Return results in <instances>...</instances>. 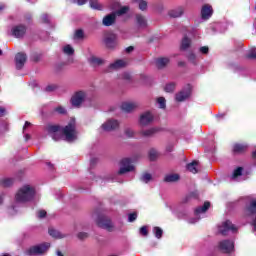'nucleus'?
I'll use <instances>...</instances> for the list:
<instances>
[{
  "instance_id": "obj_21",
  "label": "nucleus",
  "mask_w": 256,
  "mask_h": 256,
  "mask_svg": "<svg viewBox=\"0 0 256 256\" xmlns=\"http://www.w3.org/2000/svg\"><path fill=\"white\" fill-rule=\"evenodd\" d=\"M241 177H243V168L238 167L233 171L231 179H232V181H243V179H241Z\"/></svg>"
},
{
  "instance_id": "obj_8",
  "label": "nucleus",
  "mask_w": 256,
  "mask_h": 256,
  "mask_svg": "<svg viewBox=\"0 0 256 256\" xmlns=\"http://www.w3.org/2000/svg\"><path fill=\"white\" fill-rule=\"evenodd\" d=\"M209 207H211V203L205 202L202 207L196 208L195 209V217L196 218H190L188 220V223H191V224L197 223V221H199V219H201V215H204V213L207 212V209H209Z\"/></svg>"
},
{
  "instance_id": "obj_51",
  "label": "nucleus",
  "mask_w": 256,
  "mask_h": 256,
  "mask_svg": "<svg viewBox=\"0 0 256 256\" xmlns=\"http://www.w3.org/2000/svg\"><path fill=\"white\" fill-rule=\"evenodd\" d=\"M45 215H47V212L45 210H39L37 213V217L39 219H43V217H45Z\"/></svg>"
},
{
  "instance_id": "obj_40",
  "label": "nucleus",
  "mask_w": 256,
  "mask_h": 256,
  "mask_svg": "<svg viewBox=\"0 0 256 256\" xmlns=\"http://www.w3.org/2000/svg\"><path fill=\"white\" fill-rule=\"evenodd\" d=\"M157 103H158L160 109H165V107H166V100H165L164 97H159L157 99Z\"/></svg>"
},
{
  "instance_id": "obj_27",
  "label": "nucleus",
  "mask_w": 256,
  "mask_h": 256,
  "mask_svg": "<svg viewBox=\"0 0 256 256\" xmlns=\"http://www.w3.org/2000/svg\"><path fill=\"white\" fill-rule=\"evenodd\" d=\"M179 179V174H168L165 176L164 181L166 183H175L176 181H179Z\"/></svg>"
},
{
  "instance_id": "obj_62",
  "label": "nucleus",
  "mask_w": 256,
  "mask_h": 256,
  "mask_svg": "<svg viewBox=\"0 0 256 256\" xmlns=\"http://www.w3.org/2000/svg\"><path fill=\"white\" fill-rule=\"evenodd\" d=\"M3 203V196H0V205Z\"/></svg>"
},
{
  "instance_id": "obj_6",
  "label": "nucleus",
  "mask_w": 256,
  "mask_h": 256,
  "mask_svg": "<svg viewBox=\"0 0 256 256\" xmlns=\"http://www.w3.org/2000/svg\"><path fill=\"white\" fill-rule=\"evenodd\" d=\"M218 231L221 235H228V233H237V227L231 221L226 220L218 226Z\"/></svg>"
},
{
  "instance_id": "obj_54",
  "label": "nucleus",
  "mask_w": 256,
  "mask_h": 256,
  "mask_svg": "<svg viewBox=\"0 0 256 256\" xmlns=\"http://www.w3.org/2000/svg\"><path fill=\"white\" fill-rule=\"evenodd\" d=\"M75 37H76L77 39L83 38V30H77V31L75 32Z\"/></svg>"
},
{
  "instance_id": "obj_37",
  "label": "nucleus",
  "mask_w": 256,
  "mask_h": 256,
  "mask_svg": "<svg viewBox=\"0 0 256 256\" xmlns=\"http://www.w3.org/2000/svg\"><path fill=\"white\" fill-rule=\"evenodd\" d=\"M153 233L156 239H161V237H163V229H161L160 227H154Z\"/></svg>"
},
{
  "instance_id": "obj_32",
  "label": "nucleus",
  "mask_w": 256,
  "mask_h": 256,
  "mask_svg": "<svg viewBox=\"0 0 256 256\" xmlns=\"http://www.w3.org/2000/svg\"><path fill=\"white\" fill-rule=\"evenodd\" d=\"M136 23L138 27H147V20L142 15H136Z\"/></svg>"
},
{
  "instance_id": "obj_2",
  "label": "nucleus",
  "mask_w": 256,
  "mask_h": 256,
  "mask_svg": "<svg viewBox=\"0 0 256 256\" xmlns=\"http://www.w3.org/2000/svg\"><path fill=\"white\" fill-rule=\"evenodd\" d=\"M34 197H35V187L29 184H26L18 190L15 196V199L17 203H27L28 201H32Z\"/></svg>"
},
{
  "instance_id": "obj_28",
  "label": "nucleus",
  "mask_w": 256,
  "mask_h": 256,
  "mask_svg": "<svg viewBox=\"0 0 256 256\" xmlns=\"http://www.w3.org/2000/svg\"><path fill=\"white\" fill-rule=\"evenodd\" d=\"M48 233L51 237H54V239H63V237H65L63 233L53 228H50Z\"/></svg>"
},
{
  "instance_id": "obj_24",
  "label": "nucleus",
  "mask_w": 256,
  "mask_h": 256,
  "mask_svg": "<svg viewBox=\"0 0 256 256\" xmlns=\"http://www.w3.org/2000/svg\"><path fill=\"white\" fill-rule=\"evenodd\" d=\"M247 144H234L233 145V152L234 153H245L247 151Z\"/></svg>"
},
{
  "instance_id": "obj_7",
  "label": "nucleus",
  "mask_w": 256,
  "mask_h": 256,
  "mask_svg": "<svg viewBox=\"0 0 256 256\" xmlns=\"http://www.w3.org/2000/svg\"><path fill=\"white\" fill-rule=\"evenodd\" d=\"M135 169V166H133V160L130 158H124L120 162V170L119 175H125V173H129Z\"/></svg>"
},
{
  "instance_id": "obj_58",
  "label": "nucleus",
  "mask_w": 256,
  "mask_h": 256,
  "mask_svg": "<svg viewBox=\"0 0 256 256\" xmlns=\"http://www.w3.org/2000/svg\"><path fill=\"white\" fill-rule=\"evenodd\" d=\"M0 115H5V108L0 107Z\"/></svg>"
},
{
  "instance_id": "obj_34",
  "label": "nucleus",
  "mask_w": 256,
  "mask_h": 256,
  "mask_svg": "<svg viewBox=\"0 0 256 256\" xmlns=\"http://www.w3.org/2000/svg\"><path fill=\"white\" fill-rule=\"evenodd\" d=\"M0 185H2V187H11V185H13V179H11V178H2L0 180Z\"/></svg>"
},
{
  "instance_id": "obj_11",
  "label": "nucleus",
  "mask_w": 256,
  "mask_h": 256,
  "mask_svg": "<svg viewBox=\"0 0 256 256\" xmlns=\"http://www.w3.org/2000/svg\"><path fill=\"white\" fill-rule=\"evenodd\" d=\"M202 21H209L210 17H213V6L205 4L200 11Z\"/></svg>"
},
{
  "instance_id": "obj_63",
  "label": "nucleus",
  "mask_w": 256,
  "mask_h": 256,
  "mask_svg": "<svg viewBox=\"0 0 256 256\" xmlns=\"http://www.w3.org/2000/svg\"><path fill=\"white\" fill-rule=\"evenodd\" d=\"M57 256H63V254L61 253V251H57Z\"/></svg>"
},
{
  "instance_id": "obj_52",
  "label": "nucleus",
  "mask_w": 256,
  "mask_h": 256,
  "mask_svg": "<svg viewBox=\"0 0 256 256\" xmlns=\"http://www.w3.org/2000/svg\"><path fill=\"white\" fill-rule=\"evenodd\" d=\"M51 21V18L49 17V15L44 14L42 15V23H49Z\"/></svg>"
},
{
  "instance_id": "obj_5",
  "label": "nucleus",
  "mask_w": 256,
  "mask_h": 256,
  "mask_svg": "<svg viewBox=\"0 0 256 256\" xmlns=\"http://www.w3.org/2000/svg\"><path fill=\"white\" fill-rule=\"evenodd\" d=\"M217 249L221 251V253H233L235 243L233 240H221L218 242Z\"/></svg>"
},
{
  "instance_id": "obj_55",
  "label": "nucleus",
  "mask_w": 256,
  "mask_h": 256,
  "mask_svg": "<svg viewBox=\"0 0 256 256\" xmlns=\"http://www.w3.org/2000/svg\"><path fill=\"white\" fill-rule=\"evenodd\" d=\"M112 5H113V7L111 8L113 11H115V10H117V9H119V2H117V1H115V2H112Z\"/></svg>"
},
{
  "instance_id": "obj_45",
  "label": "nucleus",
  "mask_w": 256,
  "mask_h": 256,
  "mask_svg": "<svg viewBox=\"0 0 256 256\" xmlns=\"http://www.w3.org/2000/svg\"><path fill=\"white\" fill-rule=\"evenodd\" d=\"M125 135L126 137H135V132L131 128H128L125 130Z\"/></svg>"
},
{
  "instance_id": "obj_26",
  "label": "nucleus",
  "mask_w": 256,
  "mask_h": 256,
  "mask_svg": "<svg viewBox=\"0 0 256 256\" xmlns=\"http://www.w3.org/2000/svg\"><path fill=\"white\" fill-rule=\"evenodd\" d=\"M199 162L198 161H193L192 163L187 165V169L188 171H190V173H199Z\"/></svg>"
},
{
  "instance_id": "obj_19",
  "label": "nucleus",
  "mask_w": 256,
  "mask_h": 256,
  "mask_svg": "<svg viewBox=\"0 0 256 256\" xmlns=\"http://www.w3.org/2000/svg\"><path fill=\"white\" fill-rule=\"evenodd\" d=\"M159 131H161V128L153 127L147 130H142L140 134L143 137H153V135H155V133H159Z\"/></svg>"
},
{
  "instance_id": "obj_20",
  "label": "nucleus",
  "mask_w": 256,
  "mask_h": 256,
  "mask_svg": "<svg viewBox=\"0 0 256 256\" xmlns=\"http://www.w3.org/2000/svg\"><path fill=\"white\" fill-rule=\"evenodd\" d=\"M88 61L92 67H99V65H103V63H105V60L97 56H90Z\"/></svg>"
},
{
  "instance_id": "obj_35",
  "label": "nucleus",
  "mask_w": 256,
  "mask_h": 256,
  "mask_svg": "<svg viewBox=\"0 0 256 256\" xmlns=\"http://www.w3.org/2000/svg\"><path fill=\"white\" fill-rule=\"evenodd\" d=\"M126 13H129V6H122L114 14L120 17L121 15H125Z\"/></svg>"
},
{
  "instance_id": "obj_60",
  "label": "nucleus",
  "mask_w": 256,
  "mask_h": 256,
  "mask_svg": "<svg viewBox=\"0 0 256 256\" xmlns=\"http://www.w3.org/2000/svg\"><path fill=\"white\" fill-rule=\"evenodd\" d=\"M46 165L49 167V169H53V164H51L50 162H47Z\"/></svg>"
},
{
  "instance_id": "obj_53",
  "label": "nucleus",
  "mask_w": 256,
  "mask_h": 256,
  "mask_svg": "<svg viewBox=\"0 0 256 256\" xmlns=\"http://www.w3.org/2000/svg\"><path fill=\"white\" fill-rule=\"evenodd\" d=\"M55 89H57V85H55V84H50L46 87V91H48V92L55 91Z\"/></svg>"
},
{
  "instance_id": "obj_1",
  "label": "nucleus",
  "mask_w": 256,
  "mask_h": 256,
  "mask_svg": "<svg viewBox=\"0 0 256 256\" xmlns=\"http://www.w3.org/2000/svg\"><path fill=\"white\" fill-rule=\"evenodd\" d=\"M46 133H48L53 141H60L61 137H64L65 141L73 143V141H77L75 119H72L64 128L59 127V125H48L46 127Z\"/></svg>"
},
{
  "instance_id": "obj_64",
  "label": "nucleus",
  "mask_w": 256,
  "mask_h": 256,
  "mask_svg": "<svg viewBox=\"0 0 256 256\" xmlns=\"http://www.w3.org/2000/svg\"><path fill=\"white\" fill-rule=\"evenodd\" d=\"M0 55H3V51L2 50H0Z\"/></svg>"
},
{
  "instance_id": "obj_41",
  "label": "nucleus",
  "mask_w": 256,
  "mask_h": 256,
  "mask_svg": "<svg viewBox=\"0 0 256 256\" xmlns=\"http://www.w3.org/2000/svg\"><path fill=\"white\" fill-rule=\"evenodd\" d=\"M158 155H159V153L155 149H151L149 151V157H150L151 161H155V159H157Z\"/></svg>"
},
{
  "instance_id": "obj_56",
  "label": "nucleus",
  "mask_w": 256,
  "mask_h": 256,
  "mask_svg": "<svg viewBox=\"0 0 256 256\" xmlns=\"http://www.w3.org/2000/svg\"><path fill=\"white\" fill-rule=\"evenodd\" d=\"M76 3L79 7H81V6L85 5L86 2L85 1H77Z\"/></svg>"
},
{
  "instance_id": "obj_15",
  "label": "nucleus",
  "mask_w": 256,
  "mask_h": 256,
  "mask_svg": "<svg viewBox=\"0 0 256 256\" xmlns=\"http://www.w3.org/2000/svg\"><path fill=\"white\" fill-rule=\"evenodd\" d=\"M153 122V114L151 112H144L140 115L139 123L142 127H147L149 123Z\"/></svg>"
},
{
  "instance_id": "obj_3",
  "label": "nucleus",
  "mask_w": 256,
  "mask_h": 256,
  "mask_svg": "<svg viewBox=\"0 0 256 256\" xmlns=\"http://www.w3.org/2000/svg\"><path fill=\"white\" fill-rule=\"evenodd\" d=\"M85 101H91L89 94L85 91H78L71 98L73 107H81Z\"/></svg>"
},
{
  "instance_id": "obj_42",
  "label": "nucleus",
  "mask_w": 256,
  "mask_h": 256,
  "mask_svg": "<svg viewBox=\"0 0 256 256\" xmlns=\"http://www.w3.org/2000/svg\"><path fill=\"white\" fill-rule=\"evenodd\" d=\"M138 7L140 11H146L147 10V2L146 1H140L138 4Z\"/></svg>"
},
{
  "instance_id": "obj_18",
  "label": "nucleus",
  "mask_w": 256,
  "mask_h": 256,
  "mask_svg": "<svg viewBox=\"0 0 256 256\" xmlns=\"http://www.w3.org/2000/svg\"><path fill=\"white\" fill-rule=\"evenodd\" d=\"M116 20L117 16L115 13L108 14L103 18L102 24L104 25V27H111V25H113Z\"/></svg>"
},
{
  "instance_id": "obj_59",
  "label": "nucleus",
  "mask_w": 256,
  "mask_h": 256,
  "mask_svg": "<svg viewBox=\"0 0 256 256\" xmlns=\"http://www.w3.org/2000/svg\"><path fill=\"white\" fill-rule=\"evenodd\" d=\"M127 53H131V51H133V47L129 46L128 48H126Z\"/></svg>"
},
{
  "instance_id": "obj_22",
  "label": "nucleus",
  "mask_w": 256,
  "mask_h": 256,
  "mask_svg": "<svg viewBox=\"0 0 256 256\" xmlns=\"http://www.w3.org/2000/svg\"><path fill=\"white\" fill-rule=\"evenodd\" d=\"M105 44L109 49H113V47H115V45H117V36L111 35V36L106 37Z\"/></svg>"
},
{
  "instance_id": "obj_48",
  "label": "nucleus",
  "mask_w": 256,
  "mask_h": 256,
  "mask_svg": "<svg viewBox=\"0 0 256 256\" xmlns=\"http://www.w3.org/2000/svg\"><path fill=\"white\" fill-rule=\"evenodd\" d=\"M187 57L191 63H195V59L197 58L193 52H189Z\"/></svg>"
},
{
  "instance_id": "obj_9",
  "label": "nucleus",
  "mask_w": 256,
  "mask_h": 256,
  "mask_svg": "<svg viewBox=\"0 0 256 256\" xmlns=\"http://www.w3.org/2000/svg\"><path fill=\"white\" fill-rule=\"evenodd\" d=\"M96 224L101 229H107V231H111L113 229V223L111 220L103 215H98L96 218Z\"/></svg>"
},
{
  "instance_id": "obj_61",
  "label": "nucleus",
  "mask_w": 256,
  "mask_h": 256,
  "mask_svg": "<svg viewBox=\"0 0 256 256\" xmlns=\"http://www.w3.org/2000/svg\"><path fill=\"white\" fill-rule=\"evenodd\" d=\"M3 9H5V5L0 4V11H3Z\"/></svg>"
},
{
  "instance_id": "obj_14",
  "label": "nucleus",
  "mask_w": 256,
  "mask_h": 256,
  "mask_svg": "<svg viewBox=\"0 0 256 256\" xmlns=\"http://www.w3.org/2000/svg\"><path fill=\"white\" fill-rule=\"evenodd\" d=\"M191 97V86H186L185 89L176 94V101L183 102Z\"/></svg>"
},
{
  "instance_id": "obj_17",
  "label": "nucleus",
  "mask_w": 256,
  "mask_h": 256,
  "mask_svg": "<svg viewBox=\"0 0 256 256\" xmlns=\"http://www.w3.org/2000/svg\"><path fill=\"white\" fill-rule=\"evenodd\" d=\"M139 107L137 102H123L121 105L122 111L125 113H131V111H135Z\"/></svg>"
},
{
  "instance_id": "obj_30",
  "label": "nucleus",
  "mask_w": 256,
  "mask_h": 256,
  "mask_svg": "<svg viewBox=\"0 0 256 256\" xmlns=\"http://www.w3.org/2000/svg\"><path fill=\"white\" fill-rule=\"evenodd\" d=\"M62 52L64 55H68V57H71L75 53V49L72 48L71 45L67 44L62 47Z\"/></svg>"
},
{
  "instance_id": "obj_50",
  "label": "nucleus",
  "mask_w": 256,
  "mask_h": 256,
  "mask_svg": "<svg viewBox=\"0 0 256 256\" xmlns=\"http://www.w3.org/2000/svg\"><path fill=\"white\" fill-rule=\"evenodd\" d=\"M78 239H87V237H89V234H87V232H80L77 235Z\"/></svg>"
},
{
  "instance_id": "obj_4",
  "label": "nucleus",
  "mask_w": 256,
  "mask_h": 256,
  "mask_svg": "<svg viewBox=\"0 0 256 256\" xmlns=\"http://www.w3.org/2000/svg\"><path fill=\"white\" fill-rule=\"evenodd\" d=\"M49 247H51V244L49 243L32 246L26 251V255H43V253H45Z\"/></svg>"
},
{
  "instance_id": "obj_39",
  "label": "nucleus",
  "mask_w": 256,
  "mask_h": 256,
  "mask_svg": "<svg viewBox=\"0 0 256 256\" xmlns=\"http://www.w3.org/2000/svg\"><path fill=\"white\" fill-rule=\"evenodd\" d=\"M151 179H153V176H151V174H149V173H144L141 176V181H143V183H149V181H151Z\"/></svg>"
},
{
  "instance_id": "obj_44",
  "label": "nucleus",
  "mask_w": 256,
  "mask_h": 256,
  "mask_svg": "<svg viewBox=\"0 0 256 256\" xmlns=\"http://www.w3.org/2000/svg\"><path fill=\"white\" fill-rule=\"evenodd\" d=\"M56 113H59L60 115H65L67 113V110H65L64 107H57L55 108Z\"/></svg>"
},
{
  "instance_id": "obj_33",
  "label": "nucleus",
  "mask_w": 256,
  "mask_h": 256,
  "mask_svg": "<svg viewBox=\"0 0 256 256\" xmlns=\"http://www.w3.org/2000/svg\"><path fill=\"white\" fill-rule=\"evenodd\" d=\"M31 127V123L30 122H25L24 126H23V133H24V139L25 141H29L31 139V135H29L27 133V128Z\"/></svg>"
},
{
  "instance_id": "obj_38",
  "label": "nucleus",
  "mask_w": 256,
  "mask_h": 256,
  "mask_svg": "<svg viewBox=\"0 0 256 256\" xmlns=\"http://www.w3.org/2000/svg\"><path fill=\"white\" fill-rule=\"evenodd\" d=\"M164 90L166 91V93H173V91H175V83L166 84Z\"/></svg>"
},
{
  "instance_id": "obj_36",
  "label": "nucleus",
  "mask_w": 256,
  "mask_h": 256,
  "mask_svg": "<svg viewBox=\"0 0 256 256\" xmlns=\"http://www.w3.org/2000/svg\"><path fill=\"white\" fill-rule=\"evenodd\" d=\"M189 45H191V40H189L187 37H184L182 40L181 49L185 51L189 49Z\"/></svg>"
},
{
  "instance_id": "obj_46",
  "label": "nucleus",
  "mask_w": 256,
  "mask_h": 256,
  "mask_svg": "<svg viewBox=\"0 0 256 256\" xmlns=\"http://www.w3.org/2000/svg\"><path fill=\"white\" fill-rule=\"evenodd\" d=\"M140 235H143L144 237H147V235H149V232L147 231V226H142L140 228Z\"/></svg>"
},
{
  "instance_id": "obj_43",
  "label": "nucleus",
  "mask_w": 256,
  "mask_h": 256,
  "mask_svg": "<svg viewBox=\"0 0 256 256\" xmlns=\"http://www.w3.org/2000/svg\"><path fill=\"white\" fill-rule=\"evenodd\" d=\"M256 57V48H252L248 53V59H255Z\"/></svg>"
},
{
  "instance_id": "obj_29",
  "label": "nucleus",
  "mask_w": 256,
  "mask_h": 256,
  "mask_svg": "<svg viewBox=\"0 0 256 256\" xmlns=\"http://www.w3.org/2000/svg\"><path fill=\"white\" fill-rule=\"evenodd\" d=\"M166 65H169V58H158L156 60V66L158 69H163Z\"/></svg>"
},
{
  "instance_id": "obj_47",
  "label": "nucleus",
  "mask_w": 256,
  "mask_h": 256,
  "mask_svg": "<svg viewBox=\"0 0 256 256\" xmlns=\"http://www.w3.org/2000/svg\"><path fill=\"white\" fill-rule=\"evenodd\" d=\"M137 219V213H131L128 215V221L129 223H133Z\"/></svg>"
},
{
  "instance_id": "obj_31",
  "label": "nucleus",
  "mask_w": 256,
  "mask_h": 256,
  "mask_svg": "<svg viewBox=\"0 0 256 256\" xmlns=\"http://www.w3.org/2000/svg\"><path fill=\"white\" fill-rule=\"evenodd\" d=\"M181 15H183V8H182V7L176 8V9L171 10V11L169 12V16H170V17L177 18V17H181Z\"/></svg>"
},
{
  "instance_id": "obj_57",
  "label": "nucleus",
  "mask_w": 256,
  "mask_h": 256,
  "mask_svg": "<svg viewBox=\"0 0 256 256\" xmlns=\"http://www.w3.org/2000/svg\"><path fill=\"white\" fill-rule=\"evenodd\" d=\"M124 79H131V74L125 73L124 74Z\"/></svg>"
},
{
  "instance_id": "obj_13",
  "label": "nucleus",
  "mask_w": 256,
  "mask_h": 256,
  "mask_svg": "<svg viewBox=\"0 0 256 256\" xmlns=\"http://www.w3.org/2000/svg\"><path fill=\"white\" fill-rule=\"evenodd\" d=\"M119 127V121L115 119L107 120L104 124H102L101 129L103 131H115Z\"/></svg>"
},
{
  "instance_id": "obj_12",
  "label": "nucleus",
  "mask_w": 256,
  "mask_h": 256,
  "mask_svg": "<svg viewBox=\"0 0 256 256\" xmlns=\"http://www.w3.org/2000/svg\"><path fill=\"white\" fill-rule=\"evenodd\" d=\"M11 33L16 39H21L27 33V28L23 25H16L12 28Z\"/></svg>"
},
{
  "instance_id": "obj_49",
  "label": "nucleus",
  "mask_w": 256,
  "mask_h": 256,
  "mask_svg": "<svg viewBox=\"0 0 256 256\" xmlns=\"http://www.w3.org/2000/svg\"><path fill=\"white\" fill-rule=\"evenodd\" d=\"M200 53H202L203 55H207L209 53V47L207 46H203L199 49Z\"/></svg>"
},
{
  "instance_id": "obj_10",
  "label": "nucleus",
  "mask_w": 256,
  "mask_h": 256,
  "mask_svg": "<svg viewBox=\"0 0 256 256\" xmlns=\"http://www.w3.org/2000/svg\"><path fill=\"white\" fill-rule=\"evenodd\" d=\"M249 205L246 207L245 213L246 215H255L256 213V198H251V196H247L242 198Z\"/></svg>"
},
{
  "instance_id": "obj_16",
  "label": "nucleus",
  "mask_w": 256,
  "mask_h": 256,
  "mask_svg": "<svg viewBox=\"0 0 256 256\" xmlns=\"http://www.w3.org/2000/svg\"><path fill=\"white\" fill-rule=\"evenodd\" d=\"M27 61V55L25 53H18L15 56L16 69H23Z\"/></svg>"
},
{
  "instance_id": "obj_23",
  "label": "nucleus",
  "mask_w": 256,
  "mask_h": 256,
  "mask_svg": "<svg viewBox=\"0 0 256 256\" xmlns=\"http://www.w3.org/2000/svg\"><path fill=\"white\" fill-rule=\"evenodd\" d=\"M125 65H127L125 60H117L116 62L110 64L109 69L110 71H113L115 69H121V67H125Z\"/></svg>"
},
{
  "instance_id": "obj_25",
  "label": "nucleus",
  "mask_w": 256,
  "mask_h": 256,
  "mask_svg": "<svg viewBox=\"0 0 256 256\" xmlns=\"http://www.w3.org/2000/svg\"><path fill=\"white\" fill-rule=\"evenodd\" d=\"M90 9H93L94 11H103L104 7L103 4L99 1H90L89 2Z\"/></svg>"
}]
</instances>
